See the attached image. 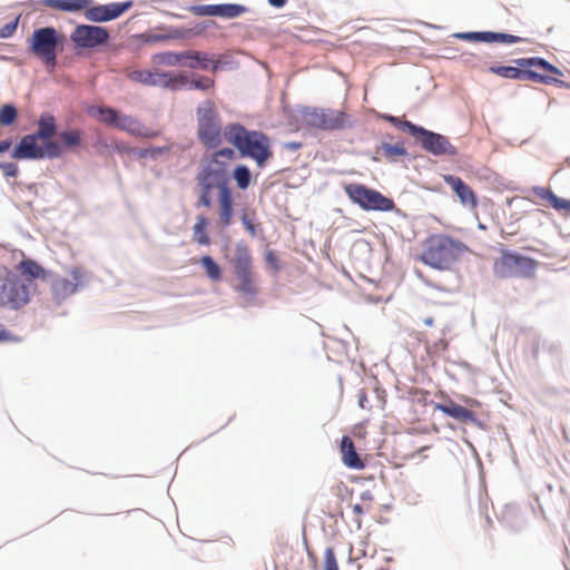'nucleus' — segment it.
I'll return each mask as SVG.
<instances>
[{
	"label": "nucleus",
	"mask_w": 570,
	"mask_h": 570,
	"mask_svg": "<svg viewBox=\"0 0 570 570\" xmlns=\"http://www.w3.org/2000/svg\"><path fill=\"white\" fill-rule=\"evenodd\" d=\"M236 158L232 148H223L215 151L207 164L197 175L198 202L197 206L209 208L213 205V191L218 195L217 225L222 228L233 223L234 199L228 186V164Z\"/></svg>",
	"instance_id": "nucleus-1"
},
{
	"label": "nucleus",
	"mask_w": 570,
	"mask_h": 570,
	"mask_svg": "<svg viewBox=\"0 0 570 570\" xmlns=\"http://www.w3.org/2000/svg\"><path fill=\"white\" fill-rule=\"evenodd\" d=\"M224 136L242 157L253 159L261 168L273 157L271 138L263 131L249 130L240 124H229L224 129Z\"/></svg>",
	"instance_id": "nucleus-2"
},
{
	"label": "nucleus",
	"mask_w": 570,
	"mask_h": 570,
	"mask_svg": "<svg viewBox=\"0 0 570 570\" xmlns=\"http://www.w3.org/2000/svg\"><path fill=\"white\" fill-rule=\"evenodd\" d=\"M469 250L461 240L446 234H432L423 242L420 261L439 271H449Z\"/></svg>",
	"instance_id": "nucleus-3"
},
{
	"label": "nucleus",
	"mask_w": 570,
	"mask_h": 570,
	"mask_svg": "<svg viewBox=\"0 0 570 570\" xmlns=\"http://www.w3.org/2000/svg\"><path fill=\"white\" fill-rule=\"evenodd\" d=\"M29 283L22 282L17 273L8 268L0 269V307L20 309L31 299Z\"/></svg>",
	"instance_id": "nucleus-4"
},
{
	"label": "nucleus",
	"mask_w": 570,
	"mask_h": 570,
	"mask_svg": "<svg viewBox=\"0 0 570 570\" xmlns=\"http://www.w3.org/2000/svg\"><path fill=\"white\" fill-rule=\"evenodd\" d=\"M197 137L206 147L214 149L222 144V124L213 101L197 108Z\"/></svg>",
	"instance_id": "nucleus-5"
},
{
	"label": "nucleus",
	"mask_w": 570,
	"mask_h": 570,
	"mask_svg": "<svg viewBox=\"0 0 570 570\" xmlns=\"http://www.w3.org/2000/svg\"><path fill=\"white\" fill-rule=\"evenodd\" d=\"M344 191L354 204L366 212H391L395 208L393 199L362 184H347Z\"/></svg>",
	"instance_id": "nucleus-6"
},
{
	"label": "nucleus",
	"mask_w": 570,
	"mask_h": 570,
	"mask_svg": "<svg viewBox=\"0 0 570 570\" xmlns=\"http://www.w3.org/2000/svg\"><path fill=\"white\" fill-rule=\"evenodd\" d=\"M60 35L52 27L36 29L29 39V50L47 66L53 68L57 65V47Z\"/></svg>",
	"instance_id": "nucleus-7"
},
{
	"label": "nucleus",
	"mask_w": 570,
	"mask_h": 570,
	"mask_svg": "<svg viewBox=\"0 0 570 570\" xmlns=\"http://www.w3.org/2000/svg\"><path fill=\"white\" fill-rule=\"evenodd\" d=\"M535 261L518 253L502 250L493 264V272L501 278L529 276L535 269Z\"/></svg>",
	"instance_id": "nucleus-8"
},
{
	"label": "nucleus",
	"mask_w": 570,
	"mask_h": 570,
	"mask_svg": "<svg viewBox=\"0 0 570 570\" xmlns=\"http://www.w3.org/2000/svg\"><path fill=\"white\" fill-rule=\"evenodd\" d=\"M306 122L322 130H342L353 126L352 117L336 109L314 108L305 114Z\"/></svg>",
	"instance_id": "nucleus-9"
},
{
	"label": "nucleus",
	"mask_w": 570,
	"mask_h": 570,
	"mask_svg": "<svg viewBox=\"0 0 570 570\" xmlns=\"http://www.w3.org/2000/svg\"><path fill=\"white\" fill-rule=\"evenodd\" d=\"M108 39L109 32L106 28L91 24H79L70 35V40L80 49L96 48Z\"/></svg>",
	"instance_id": "nucleus-10"
},
{
	"label": "nucleus",
	"mask_w": 570,
	"mask_h": 570,
	"mask_svg": "<svg viewBox=\"0 0 570 570\" xmlns=\"http://www.w3.org/2000/svg\"><path fill=\"white\" fill-rule=\"evenodd\" d=\"M412 129L415 131L413 136L421 140V145L426 151L435 156H455L458 154L456 148L445 136L430 131L420 126L413 127Z\"/></svg>",
	"instance_id": "nucleus-11"
},
{
	"label": "nucleus",
	"mask_w": 570,
	"mask_h": 570,
	"mask_svg": "<svg viewBox=\"0 0 570 570\" xmlns=\"http://www.w3.org/2000/svg\"><path fill=\"white\" fill-rule=\"evenodd\" d=\"M134 6L131 0L126 2H112L98 4L86 9L85 17L92 22H106L120 17L125 11Z\"/></svg>",
	"instance_id": "nucleus-12"
},
{
	"label": "nucleus",
	"mask_w": 570,
	"mask_h": 570,
	"mask_svg": "<svg viewBox=\"0 0 570 570\" xmlns=\"http://www.w3.org/2000/svg\"><path fill=\"white\" fill-rule=\"evenodd\" d=\"M220 59L215 55L198 50H185L183 67L193 70L217 71L220 67Z\"/></svg>",
	"instance_id": "nucleus-13"
},
{
	"label": "nucleus",
	"mask_w": 570,
	"mask_h": 570,
	"mask_svg": "<svg viewBox=\"0 0 570 570\" xmlns=\"http://www.w3.org/2000/svg\"><path fill=\"white\" fill-rule=\"evenodd\" d=\"M492 73H495L500 77L508 79H520V80H532L540 83H551L556 79L553 77H548L543 73H537L531 69L510 67V66H498L490 67L489 69Z\"/></svg>",
	"instance_id": "nucleus-14"
},
{
	"label": "nucleus",
	"mask_w": 570,
	"mask_h": 570,
	"mask_svg": "<svg viewBox=\"0 0 570 570\" xmlns=\"http://www.w3.org/2000/svg\"><path fill=\"white\" fill-rule=\"evenodd\" d=\"M195 14L200 17H223L233 19L247 11V8L236 3L203 4L193 8Z\"/></svg>",
	"instance_id": "nucleus-15"
},
{
	"label": "nucleus",
	"mask_w": 570,
	"mask_h": 570,
	"mask_svg": "<svg viewBox=\"0 0 570 570\" xmlns=\"http://www.w3.org/2000/svg\"><path fill=\"white\" fill-rule=\"evenodd\" d=\"M443 180L451 187L464 207L472 210L478 208L479 202L475 193L462 178L453 175H443Z\"/></svg>",
	"instance_id": "nucleus-16"
},
{
	"label": "nucleus",
	"mask_w": 570,
	"mask_h": 570,
	"mask_svg": "<svg viewBox=\"0 0 570 570\" xmlns=\"http://www.w3.org/2000/svg\"><path fill=\"white\" fill-rule=\"evenodd\" d=\"M82 282V274L79 268L73 267L69 277L57 278L52 284V294L58 299H65L77 292Z\"/></svg>",
	"instance_id": "nucleus-17"
},
{
	"label": "nucleus",
	"mask_w": 570,
	"mask_h": 570,
	"mask_svg": "<svg viewBox=\"0 0 570 570\" xmlns=\"http://www.w3.org/2000/svg\"><path fill=\"white\" fill-rule=\"evenodd\" d=\"M39 138L33 134L23 136L13 149L11 157L14 159H42L45 153L37 144Z\"/></svg>",
	"instance_id": "nucleus-18"
},
{
	"label": "nucleus",
	"mask_w": 570,
	"mask_h": 570,
	"mask_svg": "<svg viewBox=\"0 0 570 570\" xmlns=\"http://www.w3.org/2000/svg\"><path fill=\"white\" fill-rule=\"evenodd\" d=\"M434 409L462 423H475L476 415L473 411L449 401L446 404L436 403Z\"/></svg>",
	"instance_id": "nucleus-19"
},
{
	"label": "nucleus",
	"mask_w": 570,
	"mask_h": 570,
	"mask_svg": "<svg viewBox=\"0 0 570 570\" xmlns=\"http://www.w3.org/2000/svg\"><path fill=\"white\" fill-rule=\"evenodd\" d=\"M342 462L345 466L353 470H363L365 468L360 454L356 452L354 443L350 436H343L340 444Z\"/></svg>",
	"instance_id": "nucleus-20"
},
{
	"label": "nucleus",
	"mask_w": 570,
	"mask_h": 570,
	"mask_svg": "<svg viewBox=\"0 0 570 570\" xmlns=\"http://www.w3.org/2000/svg\"><path fill=\"white\" fill-rule=\"evenodd\" d=\"M531 193L539 199L546 202L550 207L559 213L570 214V200L560 198L552 190L541 186H534Z\"/></svg>",
	"instance_id": "nucleus-21"
},
{
	"label": "nucleus",
	"mask_w": 570,
	"mask_h": 570,
	"mask_svg": "<svg viewBox=\"0 0 570 570\" xmlns=\"http://www.w3.org/2000/svg\"><path fill=\"white\" fill-rule=\"evenodd\" d=\"M14 273L24 277L22 282L30 284L31 292L35 291L33 281L37 278H45L47 275L46 271L37 262L29 258L22 259L16 266Z\"/></svg>",
	"instance_id": "nucleus-22"
},
{
	"label": "nucleus",
	"mask_w": 570,
	"mask_h": 570,
	"mask_svg": "<svg viewBox=\"0 0 570 570\" xmlns=\"http://www.w3.org/2000/svg\"><path fill=\"white\" fill-rule=\"evenodd\" d=\"M128 78L145 86L166 89L167 71L134 70L128 73Z\"/></svg>",
	"instance_id": "nucleus-23"
},
{
	"label": "nucleus",
	"mask_w": 570,
	"mask_h": 570,
	"mask_svg": "<svg viewBox=\"0 0 570 570\" xmlns=\"http://www.w3.org/2000/svg\"><path fill=\"white\" fill-rule=\"evenodd\" d=\"M232 264L235 271V274H243L246 272H250L253 267V259L248 247L238 243L234 249V256L232 258Z\"/></svg>",
	"instance_id": "nucleus-24"
},
{
	"label": "nucleus",
	"mask_w": 570,
	"mask_h": 570,
	"mask_svg": "<svg viewBox=\"0 0 570 570\" xmlns=\"http://www.w3.org/2000/svg\"><path fill=\"white\" fill-rule=\"evenodd\" d=\"M392 558L384 552L374 553L368 557H364L357 561V570H391Z\"/></svg>",
	"instance_id": "nucleus-25"
},
{
	"label": "nucleus",
	"mask_w": 570,
	"mask_h": 570,
	"mask_svg": "<svg viewBox=\"0 0 570 570\" xmlns=\"http://www.w3.org/2000/svg\"><path fill=\"white\" fill-rule=\"evenodd\" d=\"M515 63L521 68H528V67H534L537 73H543L548 77H551V75H561V71L554 67L553 65L549 63L547 60L542 58H521L517 59Z\"/></svg>",
	"instance_id": "nucleus-26"
},
{
	"label": "nucleus",
	"mask_w": 570,
	"mask_h": 570,
	"mask_svg": "<svg viewBox=\"0 0 570 570\" xmlns=\"http://www.w3.org/2000/svg\"><path fill=\"white\" fill-rule=\"evenodd\" d=\"M92 0H42V4L66 12H77L87 9Z\"/></svg>",
	"instance_id": "nucleus-27"
},
{
	"label": "nucleus",
	"mask_w": 570,
	"mask_h": 570,
	"mask_svg": "<svg viewBox=\"0 0 570 570\" xmlns=\"http://www.w3.org/2000/svg\"><path fill=\"white\" fill-rule=\"evenodd\" d=\"M56 118L51 114L43 112L38 119V129L33 135L41 140H49L56 135Z\"/></svg>",
	"instance_id": "nucleus-28"
},
{
	"label": "nucleus",
	"mask_w": 570,
	"mask_h": 570,
	"mask_svg": "<svg viewBox=\"0 0 570 570\" xmlns=\"http://www.w3.org/2000/svg\"><path fill=\"white\" fill-rule=\"evenodd\" d=\"M208 224L209 222L205 216L198 215L196 217L195 225L193 226V239L195 243L204 246L210 244V237L207 233Z\"/></svg>",
	"instance_id": "nucleus-29"
},
{
	"label": "nucleus",
	"mask_w": 570,
	"mask_h": 570,
	"mask_svg": "<svg viewBox=\"0 0 570 570\" xmlns=\"http://www.w3.org/2000/svg\"><path fill=\"white\" fill-rule=\"evenodd\" d=\"M239 283L236 289L246 296H254L257 293V287L255 284V277L253 271L246 272L243 274H236Z\"/></svg>",
	"instance_id": "nucleus-30"
},
{
	"label": "nucleus",
	"mask_w": 570,
	"mask_h": 570,
	"mask_svg": "<svg viewBox=\"0 0 570 570\" xmlns=\"http://www.w3.org/2000/svg\"><path fill=\"white\" fill-rule=\"evenodd\" d=\"M89 114L97 117L101 122L114 127L119 115V112L111 107H91Z\"/></svg>",
	"instance_id": "nucleus-31"
},
{
	"label": "nucleus",
	"mask_w": 570,
	"mask_h": 570,
	"mask_svg": "<svg viewBox=\"0 0 570 570\" xmlns=\"http://www.w3.org/2000/svg\"><path fill=\"white\" fill-rule=\"evenodd\" d=\"M380 150L381 155L390 161H395L399 157L407 155V150L403 142H396L394 145L382 142Z\"/></svg>",
	"instance_id": "nucleus-32"
},
{
	"label": "nucleus",
	"mask_w": 570,
	"mask_h": 570,
	"mask_svg": "<svg viewBox=\"0 0 570 570\" xmlns=\"http://www.w3.org/2000/svg\"><path fill=\"white\" fill-rule=\"evenodd\" d=\"M190 80L191 78L185 72L174 73L167 71L166 89L176 91L187 86L190 87Z\"/></svg>",
	"instance_id": "nucleus-33"
},
{
	"label": "nucleus",
	"mask_w": 570,
	"mask_h": 570,
	"mask_svg": "<svg viewBox=\"0 0 570 570\" xmlns=\"http://www.w3.org/2000/svg\"><path fill=\"white\" fill-rule=\"evenodd\" d=\"M522 41L520 37L509 35V33H502V32H490L485 31L482 32V42H500V43H518Z\"/></svg>",
	"instance_id": "nucleus-34"
},
{
	"label": "nucleus",
	"mask_w": 570,
	"mask_h": 570,
	"mask_svg": "<svg viewBox=\"0 0 570 570\" xmlns=\"http://www.w3.org/2000/svg\"><path fill=\"white\" fill-rule=\"evenodd\" d=\"M184 61V51L180 52H174V51H165L161 53H158L156 56V62L159 65H164L167 67H183Z\"/></svg>",
	"instance_id": "nucleus-35"
},
{
	"label": "nucleus",
	"mask_w": 570,
	"mask_h": 570,
	"mask_svg": "<svg viewBox=\"0 0 570 570\" xmlns=\"http://www.w3.org/2000/svg\"><path fill=\"white\" fill-rule=\"evenodd\" d=\"M200 264L205 269L207 277L213 282L222 279V269L212 256L205 255L200 258Z\"/></svg>",
	"instance_id": "nucleus-36"
},
{
	"label": "nucleus",
	"mask_w": 570,
	"mask_h": 570,
	"mask_svg": "<svg viewBox=\"0 0 570 570\" xmlns=\"http://www.w3.org/2000/svg\"><path fill=\"white\" fill-rule=\"evenodd\" d=\"M233 178L239 189L245 190L249 187L252 181V173L245 165H238L233 171Z\"/></svg>",
	"instance_id": "nucleus-37"
},
{
	"label": "nucleus",
	"mask_w": 570,
	"mask_h": 570,
	"mask_svg": "<svg viewBox=\"0 0 570 570\" xmlns=\"http://www.w3.org/2000/svg\"><path fill=\"white\" fill-rule=\"evenodd\" d=\"M138 124L139 121L129 115H118L115 127L134 136L135 132H138Z\"/></svg>",
	"instance_id": "nucleus-38"
},
{
	"label": "nucleus",
	"mask_w": 570,
	"mask_h": 570,
	"mask_svg": "<svg viewBox=\"0 0 570 570\" xmlns=\"http://www.w3.org/2000/svg\"><path fill=\"white\" fill-rule=\"evenodd\" d=\"M215 87V79L203 76V75H194L190 80V89H197L202 91L209 90Z\"/></svg>",
	"instance_id": "nucleus-39"
},
{
	"label": "nucleus",
	"mask_w": 570,
	"mask_h": 570,
	"mask_svg": "<svg viewBox=\"0 0 570 570\" xmlns=\"http://www.w3.org/2000/svg\"><path fill=\"white\" fill-rule=\"evenodd\" d=\"M18 117L17 108L13 105H3L0 109V126L12 125Z\"/></svg>",
	"instance_id": "nucleus-40"
},
{
	"label": "nucleus",
	"mask_w": 570,
	"mask_h": 570,
	"mask_svg": "<svg viewBox=\"0 0 570 570\" xmlns=\"http://www.w3.org/2000/svg\"><path fill=\"white\" fill-rule=\"evenodd\" d=\"M60 139L67 148L77 147L81 144V134L77 129L62 131Z\"/></svg>",
	"instance_id": "nucleus-41"
},
{
	"label": "nucleus",
	"mask_w": 570,
	"mask_h": 570,
	"mask_svg": "<svg viewBox=\"0 0 570 570\" xmlns=\"http://www.w3.org/2000/svg\"><path fill=\"white\" fill-rule=\"evenodd\" d=\"M382 118L384 120L389 121L390 124H392L393 126L400 128L401 130L410 132L412 136L415 132L412 128L417 127L416 125L412 124L409 120H402V119L391 116V115H383Z\"/></svg>",
	"instance_id": "nucleus-42"
},
{
	"label": "nucleus",
	"mask_w": 570,
	"mask_h": 570,
	"mask_svg": "<svg viewBox=\"0 0 570 570\" xmlns=\"http://www.w3.org/2000/svg\"><path fill=\"white\" fill-rule=\"evenodd\" d=\"M324 570H338L335 552L332 547L326 548L324 552Z\"/></svg>",
	"instance_id": "nucleus-43"
},
{
	"label": "nucleus",
	"mask_w": 570,
	"mask_h": 570,
	"mask_svg": "<svg viewBox=\"0 0 570 570\" xmlns=\"http://www.w3.org/2000/svg\"><path fill=\"white\" fill-rule=\"evenodd\" d=\"M20 337L0 323V343H18Z\"/></svg>",
	"instance_id": "nucleus-44"
},
{
	"label": "nucleus",
	"mask_w": 570,
	"mask_h": 570,
	"mask_svg": "<svg viewBox=\"0 0 570 570\" xmlns=\"http://www.w3.org/2000/svg\"><path fill=\"white\" fill-rule=\"evenodd\" d=\"M45 157L57 158L61 155V148L56 141L48 140L42 147Z\"/></svg>",
	"instance_id": "nucleus-45"
},
{
	"label": "nucleus",
	"mask_w": 570,
	"mask_h": 570,
	"mask_svg": "<svg viewBox=\"0 0 570 570\" xmlns=\"http://www.w3.org/2000/svg\"><path fill=\"white\" fill-rule=\"evenodd\" d=\"M0 169L6 177H16L19 168L14 163H0Z\"/></svg>",
	"instance_id": "nucleus-46"
},
{
	"label": "nucleus",
	"mask_w": 570,
	"mask_h": 570,
	"mask_svg": "<svg viewBox=\"0 0 570 570\" xmlns=\"http://www.w3.org/2000/svg\"><path fill=\"white\" fill-rule=\"evenodd\" d=\"M370 510H371V504L370 503H355V504L352 505V511L355 514V517L357 518L356 521H357L358 524L361 523L360 517L364 512L370 511Z\"/></svg>",
	"instance_id": "nucleus-47"
},
{
	"label": "nucleus",
	"mask_w": 570,
	"mask_h": 570,
	"mask_svg": "<svg viewBox=\"0 0 570 570\" xmlns=\"http://www.w3.org/2000/svg\"><path fill=\"white\" fill-rule=\"evenodd\" d=\"M136 137L154 138L158 136V131L144 127L140 122L138 124V132H135Z\"/></svg>",
	"instance_id": "nucleus-48"
},
{
	"label": "nucleus",
	"mask_w": 570,
	"mask_h": 570,
	"mask_svg": "<svg viewBox=\"0 0 570 570\" xmlns=\"http://www.w3.org/2000/svg\"><path fill=\"white\" fill-rule=\"evenodd\" d=\"M282 552L284 554H288L291 560H293V561L295 560V561H297L298 564H302V562H303L302 554L298 551H295L292 547L283 546Z\"/></svg>",
	"instance_id": "nucleus-49"
},
{
	"label": "nucleus",
	"mask_w": 570,
	"mask_h": 570,
	"mask_svg": "<svg viewBox=\"0 0 570 570\" xmlns=\"http://www.w3.org/2000/svg\"><path fill=\"white\" fill-rule=\"evenodd\" d=\"M455 37L469 41H482V32H462L456 33Z\"/></svg>",
	"instance_id": "nucleus-50"
},
{
	"label": "nucleus",
	"mask_w": 570,
	"mask_h": 570,
	"mask_svg": "<svg viewBox=\"0 0 570 570\" xmlns=\"http://www.w3.org/2000/svg\"><path fill=\"white\" fill-rule=\"evenodd\" d=\"M446 348H448V342L444 338H440L438 342H435L432 345L428 346V350L431 353L443 352Z\"/></svg>",
	"instance_id": "nucleus-51"
},
{
	"label": "nucleus",
	"mask_w": 570,
	"mask_h": 570,
	"mask_svg": "<svg viewBox=\"0 0 570 570\" xmlns=\"http://www.w3.org/2000/svg\"><path fill=\"white\" fill-rule=\"evenodd\" d=\"M17 28V22H11V23H7L2 29H1V37L3 38H7V37H10L14 30Z\"/></svg>",
	"instance_id": "nucleus-52"
},
{
	"label": "nucleus",
	"mask_w": 570,
	"mask_h": 570,
	"mask_svg": "<svg viewBox=\"0 0 570 570\" xmlns=\"http://www.w3.org/2000/svg\"><path fill=\"white\" fill-rule=\"evenodd\" d=\"M357 397H358V405H360V407L366 409L367 407V402H368L366 392L364 390H361L358 392Z\"/></svg>",
	"instance_id": "nucleus-53"
},
{
	"label": "nucleus",
	"mask_w": 570,
	"mask_h": 570,
	"mask_svg": "<svg viewBox=\"0 0 570 570\" xmlns=\"http://www.w3.org/2000/svg\"><path fill=\"white\" fill-rule=\"evenodd\" d=\"M242 219L246 229L254 236L256 234V229L253 223L247 218L246 215H244Z\"/></svg>",
	"instance_id": "nucleus-54"
},
{
	"label": "nucleus",
	"mask_w": 570,
	"mask_h": 570,
	"mask_svg": "<svg viewBox=\"0 0 570 570\" xmlns=\"http://www.w3.org/2000/svg\"><path fill=\"white\" fill-rule=\"evenodd\" d=\"M12 141L10 139H4L0 141V149L2 153H6L10 149Z\"/></svg>",
	"instance_id": "nucleus-55"
},
{
	"label": "nucleus",
	"mask_w": 570,
	"mask_h": 570,
	"mask_svg": "<svg viewBox=\"0 0 570 570\" xmlns=\"http://www.w3.org/2000/svg\"><path fill=\"white\" fill-rule=\"evenodd\" d=\"M361 499L363 500V503H370L372 505L373 495L370 491L363 492Z\"/></svg>",
	"instance_id": "nucleus-56"
},
{
	"label": "nucleus",
	"mask_w": 570,
	"mask_h": 570,
	"mask_svg": "<svg viewBox=\"0 0 570 570\" xmlns=\"http://www.w3.org/2000/svg\"><path fill=\"white\" fill-rule=\"evenodd\" d=\"M268 2H269L273 7L282 8V7L286 3V0H268Z\"/></svg>",
	"instance_id": "nucleus-57"
},
{
	"label": "nucleus",
	"mask_w": 570,
	"mask_h": 570,
	"mask_svg": "<svg viewBox=\"0 0 570 570\" xmlns=\"http://www.w3.org/2000/svg\"><path fill=\"white\" fill-rule=\"evenodd\" d=\"M424 324L428 325V326H431L433 324V318L432 317H426L424 318Z\"/></svg>",
	"instance_id": "nucleus-58"
},
{
	"label": "nucleus",
	"mask_w": 570,
	"mask_h": 570,
	"mask_svg": "<svg viewBox=\"0 0 570 570\" xmlns=\"http://www.w3.org/2000/svg\"><path fill=\"white\" fill-rule=\"evenodd\" d=\"M466 402H468L470 405H479V402H478L476 400H472V399H470V400H468Z\"/></svg>",
	"instance_id": "nucleus-59"
},
{
	"label": "nucleus",
	"mask_w": 570,
	"mask_h": 570,
	"mask_svg": "<svg viewBox=\"0 0 570 570\" xmlns=\"http://www.w3.org/2000/svg\"><path fill=\"white\" fill-rule=\"evenodd\" d=\"M354 434H355L356 436H362V435H363V432H360V433L354 432Z\"/></svg>",
	"instance_id": "nucleus-60"
},
{
	"label": "nucleus",
	"mask_w": 570,
	"mask_h": 570,
	"mask_svg": "<svg viewBox=\"0 0 570 570\" xmlns=\"http://www.w3.org/2000/svg\"><path fill=\"white\" fill-rule=\"evenodd\" d=\"M354 434H355L356 436H362V435H363V432H360V433L354 432Z\"/></svg>",
	"instance_id": "nucleus-61"
}]
</instances>
